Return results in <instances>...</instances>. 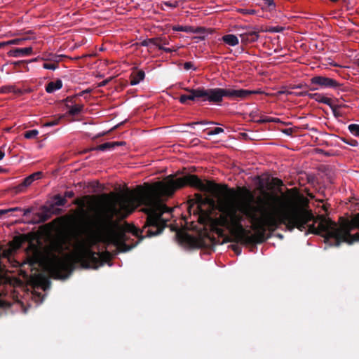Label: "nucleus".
Here are the masks:
<instances>
[{
	"mask_svg": "<svg viewBox=\"0 0 359 359\" xmlns=\"http://www.w3.org/2000/svg\"><path fill=\"white\" fill-rule=\"evenodd\" d=\"M6 210H8V212H13V211H22V209L19 207H15V208H13L6 209Z\"/></svg>",
	"mask_w": 359,
	"mask_h": 359,
	"instance_id": "obj_39",
	"label": "nucleus"
},
{
	"mask_svg": "<svg viewBox=\"0 0 359 359\" xmlns=\"http://www.w3.org/2000/svg\"><path fill=\"white\" fill-rule=\"evenodd\" d=\"M323 225L324 231L337 239L342 240V242L351 245L359 241V212L351 219L345 220L339 229L330 223L324 222Z\"/></svg>",
	"mask_w": 359,
	"mask_h": 359,
	"instance_id": "obj_5",
	"label": "nucleus"
},
{
	"mask_svg": "<svg viewBox=\"0 0 359 359\" xmlns=\"http://www.w3.org/2000/svg\"><path fill=\"white\" fill-rule=\"evenodd\" d=\"M309 97L318 102L323 103L328 106H331V104H332V100L330 98L325 96L323 94L311 93V94H309Z\"/></svg>",
	"mask_w": 359,
	"mask_h": 359,
	"instance_id": "obj_17",
	"label": "nucleus"
},
{
	"mask_svg": "<svg viewBox=\"0 0 359 359\" xmlns=\"http://www.w3.org/2000/svg\"><path fill=\"white\" fill-rule=\"evenodd\" d=\"M283 30H284V28L280 26H273V27H271L269 29V32H270L271 33H279V32H282Z\"/></svg>",
	"mask_w": 359,
	"mask_h": 359,
	"instance_id": "obj_27",
	"label": "nucleus"
},
{
	"mask_svg": "<svg viewBox=\"0 0 359 359\" xmlns=\"http://www.w3.org/2000/svg\"><path fill=\"white\" fill-rule=\"evenodd\" d=\"M195 196L196 208L194 209V206L190 207L189 212H191V211H193L194 214L197 213L200 215V217L206 215L208 212L203 208V205L206 204H213V203L208 197H203L201 194H197Z\"/></svg>",
	"mask_w": 359,
	"mask_h": 359,
	"instance_id": "obj_9",
	"label": "nucleus"
},
{
	"mask_svg": "<svg viewBox=\"0 0 359 359\" xmlns=\"http://www.w3.org/2000/svg\"><path fill=\"white\" fill-rule=\"evenodd\" d=\"M175 32H184L186 33H198V31L191 26L176 25L172 27Z\"/></svg>",
	"mask_w": 359,
	"mask_h": 359,
	"instance_id": "obj_22",
	"label": "nucleus"
},
{
	"mask_svg": "<svg viewBox=\"0 0 359 359\" xmlns=\"http://www.w3.org/2000/svg\"><path fill=\"white\" fill-rule=\"evenodd\" d=\"M25 40V38L15 39H12V40H9V41H6V44L7 45L20 44L21 42H22Z\"/></svg>",
	"mask_w": 359,
	"mask_h": 359,
	"instance_id": "obj_29",
	"label": "nucleus"
},
{
	"mask_svg": "<svg viewBox=\"0 0 359 359\" xmlns=\"http://www.w3.org/2000/svg\"><path fill=\"white\" fill-rule=\"evenodd\" d=\"M65 199L60 195H56L47 201L39 210L33 213L32 219L28 221L30 224H40L49 219L51 216L57 213L60 207L65 203Z\"/></svg>",
	"mask_w": 359,
	"mask_h": 359,
	"instance_id": "obj_6",
	"label": "nucleus"
},
{
	"mask_svg": "<svg viewBox=\"0 0 359 359\" xmlns=\"http://www.w3.org/2000/svg\"><path fill=\"white\" fill-rule=\"evenodd\" d=\"M72 216L69 212V255H68V257H69V276L70 275L72 270L73 259H74L73 253L70 249L71 240H72Z\"/></svg>",
	"mask_w": 359,
	"mask_h": 359,
	"instance_id": "obj_15",
	"label": "nucleus"
},
{
	"mask_svg": "<svg viewBox=\"0 0 359 359\" xmlns=\"http://www.w3.org/2000/svg\"><path fill=\"white\" fill-rule=\"evenodd\" d=\"M159 43L163 46V45H168V41L165 39H161V41H159Z\"/></svg>",
	"mask_w": 359,
	"mask_h": 359,
	"instance_id": "obj_40",
	"label": "nucleus"
},
{
	"mask_svg": "<svg viewBox=\"0 0 359 359\" xmlns=\"http://www.w3.org/2000/svg\"><path fill=\"white\" fill-rule=\"evenodd\" d=\"M224 132V129L222 128H215L213 130L208 133V135H215Z\"/></svg>",
	"mask_w": 359,
	"mask_h": 359,
	"instance_id": "obj_28",
	"label": "nucleus"
},
{
	"mask_svg": "<svg viewBox=\"0 0 359 359\" xmlns=\"http://www.w3.org/2000/svg\"><path fill=\"white\" fill-rule=\"evenodd\" d=\"M184 90L189 94L182 95L179 98L180 102L184 104H187L188 101H196L200 98L203 102L218 104L222 102L224 97H229L231 100H245L251 95L262 93L260 90L220 88L208 89L204 88L196 89L186 88Z\"/></svg>",
	"mask_w": 359,
	"mask_h": 359,
	"instance_id": "obj_4",
	"label": "nucleus"
},
{
	"mask_svg": "<svg viewBox=\"0 0 359 359\" xmlns=\"http://www.w3.org/2000/svg\"><path fill=\"white\" fill-rule=\"evenodd\" d=\"M163 4L165 6L172 8H176L178 6V3L177 1H174V2L165 1V2H163Z\"/></svg>",
	"mask_w": 359,
	"mask_h": 359,
	"instance_id": "obj_34",
	"label": "nucleus"
},
{
	"mask_svg": "<svg viewBox=\"0 0 359 359\" xmlns=\"http://www.w3.org/2000/svg\"><path fill=\"white\" fill-rule=\"evenodd\" d=\"M43 67L46 69L55 70L57 67L54 63L44 62L43 64Z\"/></svg>",
	"mask_w": 359,
	"mask_h": 359,
	"instance_id": "obj_31",
	"label": "nucleus"
},
{
	"mask_svg": "<svg viewBox=\"0 0 359 359\" xmlns=\"http://www.w3.org/2000/svg\"><path fill=\"white\" fill-rule=\"evenodd\" d=\"M49 242L41 250L35 248L29 257L31 266H39L55 279L67 277V215L54 219L48 224Z\"/></svg>",
	"mask_w": 359,
	"mask_h": 359,
	"instance_id": "obj_3",
	"label": "nucleus"
},
{
	"mask_svg": "<svg viewBox=\"0 0 359 359\" xmlns=\"http://www.w3.org/2000/svg\"><path fill=\"white\" fill-rule=\"evenodd\" d=\"M5 45H7L6 42H0V48L3 47Z\"/></svg>",
	"mask_w": 359,
	"mask_h": 359,
	"instance_id": "obj_44",
	"label": "nucleus"
},
{
	"mask_svg": "<svg viewBox=\"0 0 359 359\" xmlns=\"http://www.w3.org/2000/svg\"><path fill=\"white\" fill-rule=\"evenodd\" d=\"M29 283L31 284L34 291L32 292V298L36 303L37 305L41 304L44 299V295L38 292V290H41L43 292L49 290L50 287V281L42 273H34L32 274L29 278Z\"/></svg>",
	"mask_w": 359,
	"mask_h": 359,
	"instance_id": "obj_7",
	"label": "nucleus"
},
{
	"mask_svg": "<svg viewBox=\"0 0 359 359\" xmlns=\"http://www.w3.org/2000/svg\"><path fill=\"white\" fill-rule=\"evenodd\" d=\"M85 93V91L83 90L80 92L79 94L74 95H69V118L70 116H79L81 114L83 111V105L82 104H73V98L76 96H81ZM70 119L69 118V122Z\"/></svg>",
	"mask_w": 359,
	"mask_h": 359,
	"instance_id": "obj_11",
	"label": "nucleus"
},
{
	"mask_svg": "<svg viewBox=\"0 0 359 359\" xmlns=\"http://www.w3.org/2000/svg\"><path fill=\"white\" fill-rule=\"evenodd\" d=\"M23 212V216H28L30 213L32 212L33 211V208H27V209H24L22 210Z\"/></svg>",
	"mask_w": 359,
	"mask_h": 359,
	"instance_id": "obj_36",
	"label": "nucleus"
},
{
	"mask_svg": "<svg viewBox=\"0 0 359 359\" xmlns=\"http://www.w3.org/2000/svg\"><path fill=\"white\" fill-rule=\"evenodd\" d=\"M184 69L185 70H189V69H194L195 70L196 68L194 66V64L191 62H187L184 64Z\"/></svg>",
	"mask_w": 359,
	"mask_h": 359,
	"instance_id": "obj_33",
	"label": "nucleus"
},
{
	"mask_svg": "<svg viewBox=\"0 0 359 359\" xmlns=\"http://www.w3.org/2000/svg\"><path fill=\"white\" fill-rule=\"evenodd\" d=\"M197 124H201V125H214V124H217V123H215V122H212V121H199V122H194V123H191V126L197 125Z\"/></svg>",
	"mask_w": 359,
	"mask_h": 359,
	"instance_id": "obj_35",
	"label": "nucleus"
},
{
	"mask_svg": "<svg viewBox=\"0 0 359 359\" xmlns=\"http://www.w3.org/2000/svg\"><path fill=\"white\" fill-rule=\"evenodd\" d=\"M6 171V169L3 168L2 167H0V173L5 172Z\"/></svg>",
	"mask_w": 359,
	"mask_h": 359,
	"instance_id": "obj_46",
	"label": "nucleus"
},
{
	"mask_svg": "<svg viewBox=\"0 0 359 359\" xmlns=\"http://www.w3.org/2000/svg\"><path fill=\"white\" fill-rule=\"evenodd\" d=\"M62 87V81L58 79L56 81H50L46 86V91L48 93H53Z\"/></svg>",
	"mask_w": 359,
	"mask_h": 359,
	"instance_id": "obj_18",
	"label": "nucleus"
},
{
	"mask_svg": "<svg viewBox=\"0 0 359 359\" xmlns=\"http://www.w3.org/2000/svg\"><path fill=\"white\" fill-rule=\"evenodd\" d=\"M68 196H69V198H70L73 197L74 193L72 191H69Z\"/></svg>",
	"mask_w": 359,
	"mask_h": 359,
	"instance_id": "obj_43",
	"label": "nucleus"
},
{
	"mask_svg": "<svg viewBox=\"0 0 359 359\" xmlns=\"http://www.w3.org/2000/svg\"><path fill=\"white\" fill-rule=\"evenodd\" d=\"M79 46H81V43H79V44L76 43L75 46H74L73 47H71V48L74 49L75 48L79 47Z\"/></svg>",
	"mask_w": 359,
	"mask_h": 359,
	"instance_id": "obj_45",
	"label": "nucleus"
},
{
	"mask_svg": "<svg viewBox=\"0 0 359 359\" xmlns=\"http://www.w3.org/2000/svg\"><path fill=\"white\" fill-rule=\"evenodd\" d=\"M349 132L355 137H359V125L350 124L348 127Z\"/></svg>",
	"mask_w": 359,
	"mask_h": 359,
	"instance_id": "obj_23",
	"label": "nucleus"
},
{
	"mask_svg": "<svg viewBox=\"0 0 359 359\" xmlns=\"http://www.w3.org/2000/svg\"><path fill=\"white\" fill-rule=\"evenodd\" d=\"M6 213H8V210H6V209L0 210V217Z\"/></svg>",
	"mask_w": 359,
	"mask_h": 359,
	"instance_id": "obj_42",
	"label": "nucleus"
},
{
	"mask_svg": "<svg viewBox=\"0 0 359 359\" xmlns=\"http://www.w3.org/2000/svg\"><path fill=\"white\" fill-rule=\"evenodd\" d=\"M67 196V191H66L64 192V196L65 197Z\"/></svg>",
	"mask_w": 359,
	"mask_h": 359,
	"instance_id": "obj_47",
	"label": "nucleus"
},
{
	"mask_svg": "<svg viewBox=\"0 0 359 359\" xmlns=\"http://www.w3.org/2000/svg\"><path fill=\"white\" fill-rule=\"evenodd\" d=\"M161 41V38H151V39H147L140 42V45L142 46H149L150 45H153L156 47H157L159 50H163L166 53H172L175 51L176 50L174 48H166L165 46H163L159 41Z\"/></svg>",
	"mask_w": 359,
	"mask_h": 359,
	"instance_id": "obj_13",
	"label": "nucleus"
},
{
	"mask_svg": "<svg viewBox=\"0 0 359 359\" xmlns=\"http://www.w3.org/2000/svg\"><path fill=\"white\" fill-rule=\"evenodd\" d=\"M144 76L145 74L144 72L142 70H140L137 72L133 73L131 76L130 84L131 86L137 85L140 81L144 80Z\"/></svg>",
	"mask_w": 359,
	"mask_h": 359,
	"instance_id": "obj_20",
	"label": "nucleus"
},
{
	"mask_svg": "<svg viewBox=\"0 0 359 359\" xmlns=\"http://www.w3.org/2000/svg\"><path fill=\"white\" fill-rule=\"evenodd\" d=\"M185 185L205 193L210 192L213 189L210 182H204L194 175L178 178L169 175L164 181L156 182L148 189L123 194L106 201L96 216L90 220L91 230L98 240L107 245V248L112 245L118 252L128 251L135 245L128 242L131 236L138 235L139 230L135 226L126 222L121 224L120 221L136 208L143 205L141 211L147 216L142 230L144 236L161 233L172 212V209L165 205L162 197L171 196L177 189ZM107 252L109 255L108 249Z\"/></svg>",
	"mask_w": 359,
	"mask_h": 359,
	"instance_id": "obj_1",
	"label": "nucleus"
},
{
	"mask_svg": "<svg viewBox=\"0 0 359 359\" xmlns=\"http://www.w3.org/2000/svg\"><path fill=\"white\" fill-rule=\"evenodd\" d=\"M342 141L344 143H346V144H347L348 145H351L352 147H357L358 145V142L355 140H351L350 141H348V140H346V139L344 138V139H342Z\"/></svg>",
	"mask_w": 359,
	"mask_h": 359,
	"instance_id": "obj_32",
	"label": "nucleus"
},
{
	"mask_svg": "<svg viewBox=\"0 0 359 359\" xmlns=\"http://www.w3.org/2000/svg\"><path fill=\"white\" fill-rule=\"evenodd\" d=\"M5 156V153L4 151L0 150V161L2 160L4 158V157Z\"/></svg>",
	"mask_w": 359,
	"mask_h": 359,
	"instance_id": "obj_41",
	"label": "nucleus"
},
{
	"mask_svg": "<svg viewBox=\"0 0 359 359\" xmlns=\"http://www.w3.org/2000/svg\"><path fill=\"white\" fill-rule=\"evenodd\" d=\"M114 144H118V143L111 144L110 142H106L99 146V149L101 151H105L114 147Z\"/></svg>",
	"mask_w": 359,
	"mask_h": 359,
	"instance_id": "obj_26",
	"label": "nucleus"
},
{
	"mask_svg": "<svg viewBox=\"0 0 359 359\" xmlns=\"http://www.w3.org/2000/svg\"><path fill=\"white\" fill-rule=\"evenodd\" d=\"M245 192L247 199L245 201L240 199L238 193L233 189H226L221 194L217 201L220 212L217 219L218 225L233 233H242V221L245 216L259 231L274 230L280 224H284L290 231L297 228L301 231L307 230L306 234H320L325 238V243L333 238V245L336 246H339L342 242V240L338 241L337 238L324 231L323 224L324 222L330 223L339 229L347 219H341L340 224L337 225L330 219L322 218L316 226L315 223L317 222L314 220L313 215L307 210L298 208L279 210L278 203L280 198L271 193L262 191V196L257 198V204L254 205V196L248 190Z\"/></svg>",
	"mask_w": 359,
	"mask_h": 359,
	"instance_id": "obj_2",
	"label": "nucleus"
},
{
	"mask_svg": "<svg viewBox=\"0 0 359 359\" xmlns=\"http://www.w3.org/2000/svg\"><path fill=\"white\" fill-rule=\"evenodd\" d=\"M63 101H64V102H67V98L64 99V100H63Z\"/></svg>",
	"mask_w": 359,
	"mask_h": 359,
	"instance_id": "obj_48",
	"label": "nucleus"
},
{
	"mask_svg": "<svg viewBox=\"0 0 359 359\" xmlns=\"http://www.w3.org/2000/svg\"><path fill=\"white\" fill-rule=\"evenodd\" d=\"M79 257L83 265L89 269H96L106 262L102 254L92 251L88 247H83L81 249Z\"/></svg>",
	"mask_w": 359,
	"mask_h": 359,
	"instance_id": "obj_8",
	"label": "nucleus"
},
{
	"mask_svg": "<svg viewBox=\"0 0 359 359\" xmlns=\"http://www.w3.org/2000/svg\"><path fill=\"white\" fill-rule=\"evenodd\" d=\"M264 1L269 7H275V2L273 0H264Z\"/></svg>",
	"mask_w": 359,
	"mask_h": 359,
	"instance_id": "obj_37",
	"label": "nucleus"
},
{
	"mask_svg": "<svg viewBox=\"0 0 359 359\" xmlns=\"http://www.w3.org/2000/svg\"><path fill=\"white\" fill-rule=\"evenodd\" d=\"M66 119L65 114L60 115L57 117H54L51 120L43 123L44 127H52L60 123H64Z\"/></svg>",
	"mask_w": 359,
	"mask_h": 359,
	"instance_id": "obj_21",
	"label": "nucleus"
},
{
	"mask_svg": "<svg viewBox=\"0 0 359 359\" xmlns=\"http://www.w3.org/2000/svg\"><path fill=\"white\" fill-rule=\"evenodd\" d=\"M241 42L243 43H250L258 40L259 36L257 31H250L240 34Z\"/></svg>",
	"mask_w": 359,
	"mask_h": 359,
	"instance_id": "obj_14",
	"label": "nucleus"
},
{
	"mask_svg": "<svg viewBox=\"0 0 359 359\" xmlns=\"http://www.w3.org/2000/svg\"><path fill=\"white\" fill-rule=\"evenodd\" d=\"M42 176L43 172L41 171H38L29 175V176L24 179L23 182L21 184L18 185L17 190L18 191H23L27 187L32 185V184L34 181L41 179Z\"/></svg>",
	"mask_w": 359,
	"mask_h": 359,
	"instance_id": "obj_12",
	"label": "nucleus"
},
{
	"mask_svg": "<svg viewBox=\"0 0 359 359\" xmlns=\"http://www.w3.org/2000/svg\"><path fill=\"white\" fill-rule=\"evenodd\" d=\"M222 40L230 46H235L239 43L238 38L234 34H226L222 37Z\"/></svg>",
	"mask_w": 359,
	"mask_h": 359,
	"instance_id": "obj_19",
	"label": "nucleus"
},
{
	"mask_svg": "<svg viewBox=\"0 0 359 359\" xmlns=\"http://www.w3.org/2000/svg\"><path fill=\"white\" fill-rule=\"evenodd\" d=\"M238 12L243 15H255L257 13L255 10L249 8H239Z\"/></svg>",
	"mask_w": 359,
	"mask_h": 359,
	"instance_id": "obj_25",
	"label": "nucleus"
},
{
	"mask_svg": "<svg viewBox=\"0 0 359 359\" xmlns=\"http://www.w3.org/2000/svg\"><path fill=\"white\" fill-rule=\"evenodd\" d=\"M38 134L39 131L36 129H34L27 131L25 133L24 137L26 139H34L38 135Z\"/></svg>",
	"mask_w": 359,
	"mask_h": 359,
	"instance_id": "obj_24",
	"label": "nucleus"
},
{
	"mask_svg": "<svg viewBox=\"0 0 359 359\" xmlns=\"http://www.w3.org/2000/svg\"><path fill=\"white\" fill-rule=\"evenodd\" d=\"M282 132H283L284 134H285V135H287L290 136V135H292V128H285V129L283 130H282Z\"/></svg>",
	"mask_w": 359,
	"mask_h": 359,
	"instance_id": "obj_38",
	"label": "nucleus"
},
{
	"mask_svg": "<svg viewBox=\"0 0 359 359\" xmlns=\"http://www.w3.org/2000/svg\"><path fill=\"white\" fill-rule=\"evenodd\" d=\"M32 53V47H26V48H18L13 49L9 51L8 54L10 56L15 57H25L27 55H30Z\"/></svg>",
	"mask_w": 359,
	"mask_h": 359,
	"instance_id": "obj_16",
	"label": "nucleus"
},
{
	"mask_svg": "<svg viewBox=\"0 0 359 359\" xmlns=\"http://www.w3.org/2000/svg\"><path fill=\"white\" fill-rule=\"evenodd\" d=\"M259 122H263V123H269V122L278 123V122H280V119L278 118L266 117V118H265L264 119L260 120Z\"/></svg>",
	"mask_w": 359,
	"mask_h": 359,
	"instance_id": "obj_30",
	"label": "nucleus"
},
{
	"mask_svg": "<svg viewBox=\"0 0 359 359\" xmlns=\"http://www.w3.org/2000/svg\"><path fill=\"white\" fill-rule=\"evenodd\" d=\"M312 84L318 85L323 88H337L339 87V83L333 79L316 76L311 80Z\"/></svg>",
	"mask_w": 359,
	"mask_h": 359,
	"instance_id": "obj_10",
	"label": "nucleus"
}]
</instances>
